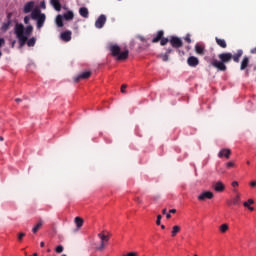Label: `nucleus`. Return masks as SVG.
<instances>
[{"label": "nucleus", "mask_w": 256, "mask_h": 256, "mask_svg": "<svg viewBox=\"0 0 256 256\" xmlns=\"http://www.w3.org/2000/svg\"><path fill=\"white\" fill-rule=\"evenodd\" d=\"M249 67V58L244 56L240 65V71H245Z\"/></svg>", "instance_id": "nucleus-15"}, {"label": "nucleus", "mask_w": 256, "mask_h": 256, "mask_svg": "<svg viewBox=\"0 0 256 256\" xmlns=\"http://www.w3.org/2000/svg\"><path fill=\"white\" fill-rule=\"evenodd\" d=\"M247 165H251V162H250V161H247Z\"/></svg>", "instance_id": "nucleus-60"}, {"label": "nucleus", "mask_w": 256, "mask_h": 256, "mask_svg": "<svg viewBox=\"0 0 256 256\" xmlns=\"http://www.w3.org/2000/svg\"><path fill=\"white\" fill-rule=\"evenodd\" d=\"M9 27H11V20L7 21L2 25V31H7L9 30Z\"/></svg>", "instance_id": "nucleus-29"}, {"label": "nucleus", "mask_w": 256, "mask_h": 256, "mask_svg": "<svg viewBox=\"0 0 256 256\" xmlns=\"http://www.w3.org/2000/svg\"><path fill=\"white\" fill-rule=\"evenodd\" d=\"M63 17L66 21H72V19L75 17V14H73V11H68L63 15Z\"/></svg>", "instance_id": "nucleus-23"}, {"label": "nucleus", "mask_w": 256, "mask_h": 256, "mask_svg": "<svg viewBox=\"0 0 256 256\" xmlns=\"http://www.w3.org/2000/svg\"><path fill=\"white\" fill-rule=\"evenodd\" d=\"M246 203H248L249 205H253L255 203V201L253 199H248V201H246Z\"/></svg>", "instance_id": "nucleus-44"}, {"label": "nucleus", "mask_w": 256, "mask_h": 256, "mask_svg": "<svg viewBox=\"0 0 256 256\" xmlns=\"http://www.w3.org/2000/svg\"><path fill=\"white\" fill-rule=\"evenodd\" d=\"M161 219H162V216L158 215L156 220V225H161Z\"/></svg>", "instance_id": "nucleus-38"}, {"label": "nucleus", "mask_w": 256, "mask_h": 256, "mask_svg": "<svg viewBox=\"0 0 256 256\" xmlns=\"http://www.w3.org/2000/svg\"><path fill=\"white\" fill-rule=\"evenodd\" d=\"M40 7H41L42 9H45V1L41 2Z\"/></svg>", "instance_id": "nucleus-48"}, {"label": "nucleus", "mask_w": 256, "mask_h": 256, "mask_svg": "<svg viewBox=\"0 0 256 256\" xmlns=\"http://www.w3.org/2000/svg\"><path fill=\"white\" fill-rule=\"evenodd\" d=\"M74 222L78 229H81V227H83V219L81 217H76Z\"/></svg>", "instance_id": "nucleus-25"}, {"label": "nucleus", "mask_w": 256, "mask_h": 256, "mask_svg": "<svg viewBox=\"0 0 256 256\" xmlns=\"http://www.w3.org/2000/svg\"><path fill=\"white\" fill-rule=\"evenodd\" d=\"M194 256H198L197 254H195Z\"/></svg>", "instance_id": "nucleus-63"}, {"label": "nucleus", "mask_w": 256, "mask_h": 256, "mask_svg": "<svg viewBox=\"0 0 256 256\" xmlns=\"http://www.w3.org/2000/svg\"><path fill=\"white\" fill-rule=\"evenodd\" d=\"M171 53H173V49L172 48L166 49V54L167 55H171Z\"/></svg>", "instance_id": "nucleus-42"}, {"label": "nucleus", "mask_w": 256, "mask_h": 256, "mask_svg": "<svg viewBox=\"0 0 256 256\" xmlns=\"http://www.w3.org/2000/svg\"><path fill=\"white\" fill-rule=\"evenodd\" d=\"M168 43H170L169 38H164V37H162V39H160V45H161L162 47H165V45L168 44Z\"/></svg>", "instance_id": "nucleus-30"}, {"label": "nucleus", "mask_w": 256, "mask_h": 256, "mask_svg": "<svg viewBox=\"0 0 256 256\" xmlns=\"http://www.w3.org/2000/svg\"><path fill=\"white\" fill-rule=\"evenodd\" d=\"M23 237H25V233L21 232L18 234V241H23Z\"/></svg>", "instance_id": "nucleus-36"}, {"label": "nucleus", "mask_w": 256, "mask_h": 256, "mask_svg": "<svg viewBox=\"0 0 256 256\" xmlns=\"http://www.w3.org/2000/svg\"><path fill=\"white\" fill-rule=\"evenodd\" d=\"M232 187H239V182L237 181L232 182Z\"/></svg>", "instance_id": "nucleus-46"}, {"label": "nucleus", "mask_w": 256, "mask_h": 256, "mask_svg": "<svg viewBox=\"0 0 256 256\" xmlns=\"http://www.w3.org/2000/svg\"><path fill=\"white\" fill-rule=\"evenodd\" d=\"M169 213H177V210L176 209H170Z\"/></svg>", "instance_id": "nucleus-51"}, {"label": "nucleus", "mask_w": 256, "mask_h": 256, "mask_svg": "<svg viewBox=\"0 0 256 256\" xmlns=\"http://www.w3.org/2000/svg\"><path fill=\"white\" fill-rule=\"evenodd\" d=\"M99 239H101L100 246L97 247L98 251H103L105 249V243L109 242V235H106L105 232L98 234Z\"/></svg>", "instance_id": "nucleus-4"}, {"label": "nucleus", "mask_w": 256, "mask_h": 256, "mask_svg": "<svg viewBox=\"0 0 256 256\" xmlns=\"http://www.w3.org/2000/svg\"><path fill=\"white\" fill-rule=\"evenodd\" d=\"M185 42L186 43H191V35H187L186 37H185Z\"/></svg>", "instance_id": "nucleus-39"}, {"label": "nucleus", "mask_w": 256, "mask_h": 256, "mask_svg": "<svg viewBox=\"0 0 256 256\" xmlns=\"http://www.w3.org/2000/svg\"><path fill=\"white\" fill-rule=\"evenodd\" d=\"M125 89H127V85L123 84L121 86V93H125Z\"/></svg>", "instance_id": "nucleus-43"}, {"label": "nucleus", "mask_w": 256, "mask_h": 256, "mask_svg": "<svg viewBox=\"0 0 256 256\" xmlns=\"http://www.w3.org/2000/svg\"><path fill=\"white\" fill-rule=\"evenodd\" d=\"M170 45L174 49H181V47H183V40H181V38H179L177 36H172L170 38Z\"/></svg>", "instance_id": "nucleus-5"}, {"label": "nucleus", "mask_w": 256, "mask_h": 256, "mask_svg": "<svg viewBox=\"0 0 256 256\" xmlns=\"http://www.w3.org/2000/svg\"><path fill=\"white\" fill-rule=\"evenodd\" d=\"M218 58L220 59H212L211 65L212 67H215L217 71H227V65L226 63H230V61L233 59V54L231 52H224L218 55Z\"/></svg>", "instance_id": "nucleus-2"}, {"label": "nucleus", "mask_w": 256, "mask_h": 256, "mask_svg": "<svg viewBox=\"0 0 256 256\" xmlns=\"http://www.w3.org/2000/svg\"><path fill=\"white\" fill-rule=\"evenodd\" d=\"M243 206L246 207V209H249V211H255V208L249 204V202H244Z\"/></svg>", "instance_id": "nucleus-32"}, {"label": "nucleus", "mask_w": 256, "mask_h": 256, "mask_svg": "<svg viewBox=\"0 0 256 256\" xmlns=\"http://www.w3.org/2000/svg\"><path fill=\"white\" fill-rule=\"evenodd\" d=\"M50 4L55 11H61V2L59 0H50Z\"/></svg>", "instance_id": "nucleus-21"}, {"label": "nucleus", "mask_w": 256, "mask_h": 256, "mask_svg": "<svg viewBox=\"0 0 256 256\" xmlns=\"http://www.w3.org/2000/svg\"><path fill=\"white\" fill-rule=\"evenodd\" d=\"M43 13H41V10H34L31 13V19L38 20Z\"/></svg>", "instance_id": "nucleus-22"}, {"label": "nucleus", "mask_w": 256, "mask_h": 256, "mask_svg": "<svg viewBox=\"0 0 256 256\" xmlns=\"http://www.w3.org/2000/svg\"><path fill=\"white\" fill-rule=\"evenodd\" d=\"M89 77H91V71L82 72L80 75L74 78V82L79 83V81L89 79Z\"/></svg>", "instance_id": "nucleus-8"}, {"label": "nucleus", "mask_w": 256, "mask_h": 256, "mask_svg": "<svg viewBox=\"0 0 256 256\" xmlns=\"http://www.w3.org/2000/svg\"><path fill=\"white\" fill-rule=\"evenodd\" d=\"M195 51L197 53V55H205V46L201 45V44H196L195 45Z\"/></svg>", "instance_id": "nucleus-17"}, {"label": "nucleus", "mask_w": 256, "mask_h": 256, "mask_svg": "<svg viewBox=\"0 0 256 256\" xmlns=\"http://www.w3.org/2000/svg\"><path fill=\"white\" fill-rule=\"evenodd\" d=\"M109 49L112 57H117V61H125L129 58V50L121 52V47L117 44H110Z\"/></svg>", "instance_id": "nucleus-3"}, {"label": "nucleus", "mask_w": 256, "mask_h": 256, "mask_svg": "<svg viewBox=\"0 0 256 256\" xmlns=\"http://www.w3.org/2000/svg\"><path fill=\"white\" fill-rule=\"evenodd\" d=\"M227 205L229 206V207H231V205H233V200L231 201V200H227Z\"/></svg>", "instance_id": "nucleus-47"}, {"label": "nucleus", "mask_w": 256, "mask_h": 256, "mask_svg": "<svg viewBox=\"0 0 256 256\" xmlns=\"http://www.w3.org/2000/svg\"><path fill=\"white\" fill-rule=\"evenodd\" d=\"M136 201H137V203H142V200H141V198H136Z\"/></svg>", "instance_id": "nucleus-55"}, {"label": "nucleus", "mask_w": 256, "mask_h": 256, "mask_svg": "<svg viewBox=\"0 0 256 256\" xmlns=\"http://www.w3.org/2000/svg\"><path fill=\"white\" fill-rule=\"evenodd\" d=\"M29 21H31V17H30V16H25V17H24V23H25V25H29Z\"/></svg>", "instance_id": "nucleus-33"}, {"label": "nucleus", "mask_w": 256, "mask_h": 256, "mask_svg": "<svg viewBox=\"0 0 256 256\" xmlns=\"http://www.w3.org/2000/svg\"><path fill=\"white\" fill-rule=\"evenodd\" d=\"M218 157L220 159H223V157H225L226 159H229V157H231V149L224 148L220 150V152L218 153Z\"/></svg>", "instance_id": "nucleus-12"}, {"label": "nucleus", "mask_w": 256, "mask_h": 256, "mask_svg": "<svg viewBox=\"0 0 256 256\" xmlns=\"http://www.w3.org/2000/svg\"><path fill=\"white\" fill-rule=\"evenodd\" d=\"M40 247H45V242H40Z\"/></svg>", "instance_id": "nucleus-57"}, {"label": "nucleus", "mask_w": 256, "mask_h": 256, "mask_svg": "<svg viewBox=\"0 0 256 256\" xmlns=\"http://www.w3.org/2000/svg\"><path fill=\"white\" fill-rule=\"evenodd\" d=\"M105 23H107V17L105 15H100L95 22V27L97 29H103Z\"/></svg>", "instance_id": "nucleus-6"}, {"label": "nucleus", "mask_w": 256, "mask_h": 256, "mask_svg": "<svg viewBox=\"0 0 256 256\" xmlns=\"http://www.w3.org/2000/svg\"><path fill=\"white\" fill-rule=\"evenodd\" d=\"M122 256H139V254L137 252H129V253L124 254Z\"/></svg>", "instance_id": "nucleus-35"}, {"label": "nucleus", "mask_w": 256, "mask_h": 256, "mask_svg": "<svg viewBox=\"0 0 256 256\" xmlns=\"http://www.w3.org/2000/svg\"><path fill=\"white\" fill-rule=\"evenodd\" d=\"M45 14L40 15V17L36 20L37 21V29H41L43 25H45Z\"/></svg>", "instance_id": "nucleus-19"}, {"label": "nucleus", "mask_w": 256, "mask_h": 256, "mask_svg": "<svg viewBox=\"0 0 256 256\" xmlns=\"http://www.w3.org/2000/svg\"><path fill=\"white\" fill-rule=\"evenodd\" d=\"M1 55H3V53H1V51H0V57H1Z\"/></svg>", "instance_id": "nucleus-61"}, {"label": "nucleus", "mask_w": 256, "mask_h": 256, "mask_svg": "<svg viewBox=\"0 0 256 256\" xmlns=\"http://www.w3.org/2000/svg\"><path fill=\"white\" fill-rule=\"evenodd\" d=\"M11 17H13V13L10 12V13L7 14L8 21H11Z\"/></svg>", "instance_id": "nucleus-45"}, {"label": "nucleus", "mask_w": 256, "mask_h": 256, "mask_svg": "<svg viewBox=\"0 0 256 256\" xmlns=\"http://www.w3.org/2000/svg\"><path fill=\"white\" fill-rule=\"evenodd\" d=\"M166 218L171 219V214L170 213L166 214Z\"/></svg>", "instance_id": "nucleus-56"}, {"label": "nucleus", "mask_w": 256, "mask_h": 256, "mask_svg": "<svg viewBox=\"0 0 256 256\" xmlns=\"http://www.w3.org/2000/svg\"><path fill=\"white\" fill-rule=\"evenodd\" d=\"M215 41L219 47H221L222 49H227V42L225 41V39L216 37Z\"/></svg>", "instance_id": "nucleus-20"}, {"label": "nucleus", "mask_w": 256, "mask_h": 256, "mask_svg": "<svg viewBox=\"0 0 256 256\" xmlns=\"http://www.w3.org/2000/svg\"><path fill=\"white\" fill-rule=\"evenodd\" d=\"M55 251H56L57 253H61V252L63 251V246H62V245L57 246V247L55 248Z\"/></svg>", "instance_id": "nucleus-37"}, {"label": "nucleus", "mask_w": 256, "mask_h": 256, "mask_svg": "<svg viewBox=\"0 0 256 256\" xmlns=\"http://www.w3.org/2000/svg\"><path fill=\"white\" fill-rule=\"evenodd\" d=\"M79 13L81 17H84V19H89V9H87V7H81L79 9Z\"/></svg>", "instance_id": "nucleus-18"}, {"label": "nucleus", "mask_w": 256, "mask_h": 256, "mask_svg": "<svg viewBox=\"0 0 256 256\" xmlns=\"http://www.w3.org/2000/svg\"><path fill=\"white\" fill-rule=\"evenodd\" d=\"M226 167H228V169L231 168V167H235V163H233V162H228V163L226 164Z\"/></svg>", "instance_id": "nucleus-40"}, {"label": "nucleus", "mask_w": 256, "mask_h": 256, "mask_svg": "<svg viewBox=\"0 0 256 256\" xmlns=\"http://www.w3.org/2000/svg\"><path fill=\"white\" fill-rule=\"evenodd\" d=\"M161 229H165V225H161Z\"/></svg>", "instance_id": "nucleus-59"}, {"label": "nucleus", "mask_w": 256, "mask_h": 256, "mask_svg": "<svg viewBox=\"0 0 256 256\" xmlns=\"http://www.w3.org/2000/svg\"><path fill=\"white\" fill-rule=\"evenodd\" d=\"M33 9H35V2H33V1L27 2L24 5L23 13H26V14L31 13V11H33Z\"/></svg>", "instance_id": "nucleus-11"}, {"label": "nucleus", "mask_w": 256, "mask_h": 256, "mask_svg": "<svg viewBox=\"0 0 256 256\" xmlns=\"http://www.w3.org/2000/svg\"><path fill=\"white\" fill-rule=\"evenodd\" d=\"M71 35L72 32L70 30L64 31L60 34V39L65 41V43H69V41H71Z\"/></svg>", "instance_id": "nucleus-10"}, {"label": "nucleus", "mask_w": 256, "mask_h": 256, "mask_svg": "<svg viewBox=\"0 0 256 256\" xmlns=\"http://www.w3.org/2000/svg\"><path fill=\"white\" fill-rule=\"evenodd\" d=\"M5 45V38H0V48Z\"/></svg>", "instance_id": "nucleus-41"}, {"label": "nucleus", "mask_w": 256, "mask_h": 256, "mask_svg": "<svg viewBox=\"0 0 256 256\" xmlns=\"http://www.w3.org/2000/svg\"><path fill=\"white\" fill-rule=\"evenodd\" d=\"M162 213H163V215H167V208H164V209L162 210Z\"/></svg>", "instance_id": "nucleus-52"}, {"label": "nucleus", "mask_w": 256, "mask_h": 256, "mask_svg": "<svg viewBox=\"0 0 256 256\" xmlns=\"http://www.w3.org/2000/svg\"><path fill=\"white\" fill-rule=\"evenodd\" d=\"M139 39H140V41H142V42L145 41V37H143V36H140Z\"/></svg>", "instance_id": "nucleus-54"}, {"label": "nucleus", "mask_w": 256, "mask_h": 256, "mask_svg": "<svg viewBox=\"0 0 256 256\" xmlns=\"http://www.w3.org/2000/svg\"><path fill=\"white\" fill-rule=\"evenodd\" d=\"M241 57H243V50H237V53L232 54V59L234 63H239Z\"/></svg>", "instance_id": "nucleus-16"}, {"label": "nucleus", "mask_w": 256, "mask_h": 256, "mask_svg": "<svg viewBox=\"0 0 256 256\" xmlns=\"http://www.w3.org/2000/svg\"><path fill=\"white\" fill-rule=\"evenodd\" d=\"M215 195L211 191H204L198 196V201H206V199H213Z\"/></svg>", "instance_id": "nucleus-7"}, {"label": "nucleus", "mask_w": 256, "mask_h": 256, "mask_svg": "<svg viewBox=\"0 0 256 256\" xmlns=\"http://www.w3.org/2000/svg\"><path fill=\"white\" fill-rule=\"evenodd\" d=\"M15 101H16V103H21V101H23V100L20 98H16Z\"/></svg>", "instance_id": "nucleus-53"}, {"label": "nucleus", "mask_w": 256, "mask_h": 256, "mask_svg": "<svg viewBox=\"0 0 256 256\" xmlns=\"http://www.w3.org/2000/svg\"><path fill=\"white\" fill-rule=\"evenodd\" d=\"M162 61H169V54H162Z\"/></svg>", "instance_id": "nucleus-34"}, {"label": "nucleus", "mask_w": 256, "mask_h": 256, "mask_svg": "<svg viewBox=\"0 0 256 256\" xmlns=\"http://www.w3.org/2000/svg\"><path fill=\"white\" fill-rule=\"evenodd\" d=\"M118 1H121V0H118Z\"/></svg>", "instance_id": "nucleus-64"}, {"label": "nucleus", "mask_w": 256, "mask_h": 256, "mask_svg": "<svg viewBox=\"0 0 256 256\" xmlns=\"http://www.w3.org/2000/svg\"><path fill=\"white\" fill-rule=\"evenodd\" d=\"M163 35H165L163 30L158 31L156 36L152 39V43H159L163 39Z\"/></svg>", "instance_id": "nucleus-14"}, {"label": "nucleus", "mask_w": 256, "mask_h": 256, "mask_svg": "<svg viewBox=\"0 0 256 256\" xmlns=\"http://www.w3.org/2000/svg\"><path fill=\"white\" fill-rule=\"evenodd\" d=\"M212 187L217 193H223V191H225V184L221 181L214 183Z\"/></svg>", "instance_id": "nucleus-9"}, {"label": "nucleus", "mask_w": 256, "mask_h": 256, "mask_svg": "<svg viewBox=\"0 0 256 256\" xmlns=\"http://www.w3.org/2000/svg\"><path fill=\"white\" fill-rule=\"evenodd\" d=\"M241 203V194H237L236 197L232 199L233 205H240Z\"/></svg>", "instance_id": "nucleus-26"}, {"label": "nucleus", "mask_w": 256, "mask_h": 256, "mask_svg": "<svg viewBox=\"0 0 256 256\" xmlns=\"http://www.w3.org/2000/svg\"><path fill=\"white\" fill-rule=\"evenodd\" d=\"M181 232V226L175 225L172 228L171 236L172 237H177V233Z\"/></svg>", "instance_id": "nucleus-24"}, {"label": "nucleus", "mask_w": 256, "mask_h": 256, "mask_svg": "<svg viewBox=\"0 0 256 256\" xmlns=\"http://www.w3.org/2000/svg\"><path fill=\"white\" fill-rule=\"evenodd\" d=\"M220 231L221 233H227V231H229V226L227 224H222L220 226Z\"/></svg>", "instance_id": "nucleus-31"}, {"label": "nucleus", "mask_w": 256, "mask_h": 256, "mask_svg": "<svg viewBox=\"0 0 256 256\" xmlns=\"http://www.w3.org/2000/svg\"><path fill=\"white\" fill-rule=\"evenodd\" d=\"M56 25L57 27H63V16L58 15L56 17Z\"/></svg>", "instance_id": "nucleus-27"}, {"label": "nucleus", "mask_w": 256, "mask_h": 256, "mask_svg": "<svg viewBox=\"0 0 256 256\" xmlns=\"http://www.w3.org/2000/svg\"><path fill=\"white\" fill-rule=\"evenodd\" d=\"M0 141H4V138H3V136H0Z\"/></svg>", "instance_id": "nucleus-58"}, {"label": "nucleus", "mask_w": 256, "mask_h": 256, "mask_svg": "<svg viewBox=\"0 0 256 256\" xmlns=\"http://www.w3.org/2000/svg\"><path fill=\"white\" fill-rule=\"evenodd\" d=\"M234 193H237V190H234Z\"/></svg>", "instance_id": "nucleus-62"}, {"label": "nucleus", "mask_w": 256, "mask_h": 256, "mask_svg": "<svg viewBox=\"0 0 256 256\" xmlns=\"http://www.w3.org/2000/svg\"><path fill=\"white\" fill-rule=\"evenodd\" d=\"M187 63L189 65V67H197V65H199V58H197L195 56H190L187 59Z\"/></svg>", "instance_id": "nucleus-13"}, {"label": "nucleus", "mask_w": 256, "mask_h": 256, "mask_svg": "<svg viewBox=\"0 0 256 256\" xmlns=\"http://www.w3.org/2000/svg\"><path fill=\"white\" fill-rule=\"evenodd\" d=\"M250 53H252L253 55H255V54H256V47L253 48V49L250 51Z\"/></svg>", "instance_id": "nucleus-49"}, {"label": "nucleus", "mask_w": 256, "mask_h": 256, "mask_svg": "<svg viewBox=\"0 0 256 256\" xmlns=\"http://www.w3.org/2000/svg\"><path fill=\"white\" fill-rule=\"evenodd\" d=\"M43 227V222L40 220L35 226L34 228L32 229V232L33 233H37V231H39V229Z\"/></svg>", "instance_id": "nucleus-28"}, {"label": "nucleus", "mask_w": 256, "mask_h": 256, "mask_svg": "<svg viewBox=\"0 0 256 256\" xmlns=\"http://www.w3.org/2000/svg\"><path fill=\"white\" fill-rule=\"evenodd\" d=\"M250 185H251L252 187H255V186H256V181L250 182Z\"/></svg>", "instance_id": "nucleus-50"}, {"label": "nucleus", "mask_w": 256, "mask_h": 256, "mask_svg": "<svg viewBox=\"0 0 256 256\" xmlns=\"http://www.w3.org/2000/svg\"><path fill=\"white\" fill-rule=\"evenodd\" d=\"M14 33L16 35V38L18 39L19 47H25V45H28V47H35V44L37 43V38L31 37L33 35V26L28 25L24 26L22 23H16L14 27Z\"/></svg>", "instance_id": "nucleus-1"}]
</instances>
